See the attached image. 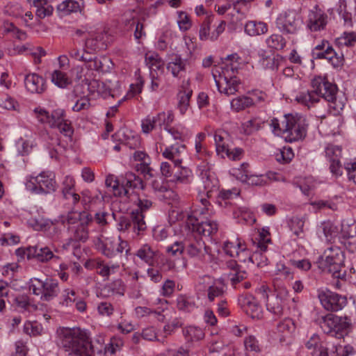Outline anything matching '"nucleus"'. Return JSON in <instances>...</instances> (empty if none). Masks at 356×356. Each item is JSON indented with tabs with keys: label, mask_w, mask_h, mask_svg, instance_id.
Returning a JSON list of instances; mask_svg holds the SVG:
<instances>
[{
	"label": "nucleus",
	"mask_w": 356,
	"mask_h": 356,
	"mask_svg": "<svg viewBox=\"0 0 356 356\" xmlns=\"http://www.w3.org/2000/svg\"><path fill=\"white\" fill-rule=\"evenodd\" d=\"M318 234L322 238L324 237L327 243L337 245L339 228L330 221H325L321 224L318 228Z\"/></svg>",
	"instance_id": "cd10ccee"
},
{
	"label": "nucleus",
	"mask_w": 356,
	"mask_h": 356,
	"mask_svg": "<svg viewBox=\"0 0 356 356\" xmlns=\"http://www.w3.org/2000/svg\"><path fill=\"white\" fill-rule=\"evenodd\" d=\"M211 165H212L211 162L207 160L205 165L198 166L200 176L202 178L205 192L209 197L211 196V193L217 190L218 188V180L209 171Z\"/></svg>",
	"instance_id": "5701e85b"
},
{
	"label": "nucleus",
	"mask_w": 356,
	"mask_h": 356,
	"mask_svg": "<svg viewBox=\"0 0 356 356\" xmlns=\"http://www.w3.org/2000/svg\"><path fill=\"white\" fill-rule=\"evenodd\" d=\"M51 81L60 88H65L69 83V79L66 74L59 70H54L51 74Z\"/></svg>",
	"instance_id": "4d7b16f0"
},
{
	"label": "nucleus",
	"mask_w": 356,
	"mask_h": 356,
	"mask_svg": "<svg viewBox=\"0 0 356 356\" xmlns=\"http://www.w3.org/2000/svg\"><path fill=\"white\" fill-rule=\"evenodd\" d=\"M43 137L47 140V147L49 149L50 157L58 160L65 152V144L62 143L56 136L50 135L48 133Z\"/></svg>",
	"instance_id": "a878e982"
},
{
	"label": "nucleus",
	"mask_w": 356,
	"mask_h": 356,
	"mask_svg": "<svg viewBox=\"0 0 356 356\" xmlns=\"http://www.w3.org/2000/svg\"><path fill=\"white\" fill-rule=\"evenodd\" d=\"M313 90L298 92L295 100L303 106L310 108L318 102L321 98L330 104V106L336 111L342 110L344 102L337 99V87L322 77L314 78L312 81Z\"/></svg>",
	"instance_id": "f257e3e1"
},
{
	"label": "nucleus",
	"mask_w": 356,
	"mask_h": 356,
	"mask_svg": "<svg viewBox=\"0 0 356 356\" xmlns=\"http://www.w3.org/2000/svg\"><path fill=\"white\" fill-rule=\"evenodd\" d=\"M172 111L160 112L156 115H148L142 120L141 127L143 132L149 134L156 127L161 128L163 126L170 125L174 121Z\"/></svg>",
	"instance_id": "2eb2a0df"
},
{
	"label": "nucleus",
	"mask_w": 356,
	"mask_h": 356,
	"mask_svg": "<svg viewBox=\"0 0 356 356\" xmlns=\"http://www.w3.org/2000/svg\"><path fill=\"white\" fill-rule=\"evenodd\" d=\"M127 187L144 189L143 180L132 172H127L125 175V181L122 186L118 185L112 191L115 196H127L129 190Z\"/></svg>",
	"instance_id": "4be33fe9"
},
{
	"label": "nucleus",
	"mask_w": 356,
	"mask_h": 356,
	"mask_svg": "<svg viewBox=\"0 0 356 356\" xmlns=\"http://www.w3.org/2000/svg\"><path fill=\"white\" fill-rule=\"evenodd\" d=\"M186 146L182 144L175 143L165 148L162 152L164 158L170 160L173 165L182 163V156L184 154Z\"/></svg>",
	"instance_id": "c756f323"
},
{
	"label": "nucleus",
	"mask_w": 356,
	"mask_h": 356,
	"mask_svg": "<svg viewBox=\"0 0 356 356\" xmlns=\"http://www.w3.org/2000/svg\"><path fill=\"white\" fill-rule=\"evenodd\" d=\"M248 163H243L241 165V168H233V175H234L236 177V179H239L242 182H246L250 175H251L250 174V172L248 170Z\"/></svg>",
	"instance_id": "69168bd1"
},
{
	"label": "nucleus",
	"mask_w": 356,
	"mask_h": 356,
	"mask_svg": "<svg viewBox=\"0 0 356 356\" xmlns=\"http://www.w3.org/2000/svg\"><path fill=\"white\" fill-rule=\"evenodd\" d=\"M294 156L293 150L289 147H284L280 149L275 154V159L280 163H289Z\"/></svg>",
	"instance_id": "864d4df0"
},
{
	"label": "nucleus",
	"mask_w": 356,
	"mask_h": 356,
	"mask_svg": "<svg viewBox=\"0 0 356 356\" xmlns=\"http://www.w3.org/2000/svg\"><path fill=\"white\" fill-rule=\"evenodd\" d=\"M338 243L350 252L356 250V225L343 222L339 231Z\"/></svg>",
	"instance_id": "f3484780"
},
{
	"label": "nucleus",
	"mask_w": 356,
	"mask_h": 356,
	"mask_svg": "<svg viewBox=\"0 0 356 356\" xmlns=\"http://www.w3.org/2000/svg\"><path fill=\"white\" fill-rule=\"evenodd\" d=\"M225 60L224 66L220 70H227L230 72H237L241 65V58L236 53L227 56Z\"/></svg>",
	"instance_id": "37998d69"
},
{
	"label": "nucleus",
	"mask_w": 356,
	"mask_h": 356,
	"mask_svg": "<svg viewBox=\"0 0 356 356\" xmlns=\"http://www.w3.org/2000/svg\"><path fill=\"white\" fill-rule=\"evenodd\" d=\"M182 333L187 343L201 341L205 336L204 332L201 327L194 325L184 327Z\"/></svg>",
	"instance_id": "c9c22d12"
},
{
	"label": "nucleus",
	"mask_w": 356,
	"mask_h": 356,
	"mask_svg": "<svg viewBox=\"0 0 356 356\" xmlns=\"http://www.w3.org/2000/svg\"><path fill=\"white\" fill-rule=\"evenodd\" d=\"M123 345L124 341L120 337H112L110 340V343L105 347V353L115 354Z\"/></svg>",
	"instance_id": "e2e57ef3"
},
{
	"label": "nucleus",
	"mask_w": 356,
	"mask_h": 356,
	"mask_svg": "<svg viewBox=\"0 0 356 356\" xmlns=\"http://www.w3.org/2000/svg\"><path fill=\"white\" fill-rule=\"evenodd\" d=\"M307 126L306 118L301 115H284L282 122V127L285 129L284 140L288 143H293L304 139Z\"/></svg>",
	"instance_id": "39448f33"
},
{
	"label": "nucleus",
	"mask_w": 356,
	"mask_h": 356,
	"mask_svg": "<svg viewBox=\"0 0 356 356\" xmlns=\"http://www.w3.org/2000/svg\"><path fill=\"white\" fill-rule=\"evenodd\" d=\"M266 43L269 48L281 50L285 47L286 42L282 35L272 34L266 39Z\"/></svg>",
	"instance_id": "de8ad7c7"
},
{
	"label": "nucleus",
	"mask_w": 356,
	"mask_h": 356,
	"mask_svg": "<svg viewBox=\"0 0 356 356\" xmlns=\"http://www.w3.org/2000/svg\"><path fill=\"white\" fill-rule=\"evenodd\" d=\"M83 5V0H65L57 6V12L61 15H67L81 11Z\"/></svg>",
	"instance_id": "72a5a7b5"
},
{
	"label": "nucleus",
	"mask_w": 356,
	"mask_h": 356,
	"mask_svg": "<svg viewBox=\"0 0 356 356\" xmlns=\"http://www.w3.org/2000/svg\"><path fill=\"white\" fill-rule=\"evenodd\" d=\"M177 307L179 310L185 312H191L196 307L194 301H193L191 298L182 295L178 296L177 299Z\"/></svg>",
	"instance_id": "603ef678"
},
{
	"label": "nucleus",
	"mask_w": 356,
	"mask_h": 356,
	"mask_svg": "<svg viewBox=\"0 0 356 356\" xmlns=\"http://www.w3.org/2000/svg\"><path fill=\"white\" fill-rule=\"evenodd\" d=\"M185 250L190 257L201 261H204L210 253V248L201 238L189 241L185 245Z\"/></svg>",
	"instance_id": "412c9836"
},
{
	"label": "nucleus",
	"mask_w": 356,
	"mask_h": 356,
	"mask_svg": "<svg viewBox=\"0 0 356 356\" xmlns=\"http://www.w3.org/2000/svg\"><path fill=\"white\" fill-rule=\"evenodd\" d=\"M234 74L227 70H219L218 67L213 70L212 75L220 93L229 96L238 91L241 83Z\"/></svg>",
	"instance_id": "1a4fd4ad"
},
{
	"label": "nucleus",
	"mask_w": 356,
	"mask_h": 356,
	"mask_svg": "<svg viewBox=\"0 0 356 356\" xmlns=\"http://www.w3.org/2000/svg\"><path fill=\"white\" fill-rule=\"evenodd\" d=\"M188 85V80L184 81L181 85L182 90L178 94V108L182 115L185 114L189 107L190 99L193 92L192 90L187 88Z\"/></svg>",
	"instance_id": "473e14b6"
},
{
	"label": "nucleus",
	"mask_w": 356,
	"mask_h": 356,
	"mask_svg": "<svg viewBox=\"0 0 356 356\" xmlns=\"http://www.w3.org/2000/svg\"><path fill=\"white\" fill-rule=\"evenodd\" d=\"M289 292L286 289H280L276 296H271L266 301L267 310L276 316H280L283 314L284 306Z\"/></svg>",
	"instance_id": "b1692460"
},
{
	"label": "nucleus",
	"mask_w": 356,
	"mask_h": 356,
	"mask_svg": "<svg viewBox=\"0 0 356 356\" xmlns=\"http://www.w3.org/2000/svg\"><path fill=\"white\" fill-rule=\"evenodd\" d=\"M158 254L159 251L155 248L145 243L140 246L134 254L145 264L152 266L156 261Z\"/></svg>",
	"instance_id": "c85d7f7f"
},
{
	"label": "nucleus",
	"mask_w": 356,
	"mask_h": 356,
	"mask_svg": "<svg viewBox=\"0 0 356 356\" xmlns=\"http://www.w3.org/2000/svg\"><path fill=\"white\" fill-rule=\"evenodd\" d=\"M268 26L265 22L249 21L245 25V32L250 36H257L266 33Z\"/></svg>",
	"instance_id": "e433bc0d"
},
{
	"label": "nucleus",
	"mask_w": 356,
	"mask_h": 356,
	"mask_svg": "<svg viewBox=\"0 0 356 356\" xmlns=\"http://www.w3.org/2000/svg\"><path fill=\"white\" fill-rule=\"evenodd\" d=\"M325 346L318 334H314L305 343V347L312 355H316Z\"/></svg>",
	"instance_id": "a18cd8bd"
},
{
	"label": "nucleus",
	"mask_w": 356,
	"mask_h": 356,
	"mask_svg": "<svg viewBox=\"0 0 356 356\" xmlns=\"http://www.w3.org/2000/svg\"><path fill=\"white\" fill-rule=\"evenodd\" d=\"M75 181L73 177L66 176L63 181L62 193L65 200H69V195L75 191Z\"/></svg>",
	"instance_id": "6e6d98bb"
},
{
	"label": "nucleus",
	"mask_w": 356,
	"mask_h": 356,
	"mask_svg": "<svg viewBox=\"0 0 356 356\" xmlns=\"http://www.w3.org/2000/svg\"><path fill=\"white\" fill-rule=\"evenodd\" d=\"M258 252L251 254L250 250L247 248L246 245L244 243L235 257H236L241 262L245 263L249 261L253 264L254 262V259H258Z\"/></svg>",
	"instance_id": "3c124183"
},
{
	"label": "nucleus",
	"mask_w": 356,
	"mask_h": 356,
	"mask_svg": "<svg viewBox=\"0 0 356 356\" xmlns=\"http://www.w3.org/2000/svg\"><path fill=\"white\" fill-rule=\"evenodd\" d=\"M28 224L35 231H46L52 225L50 221L44 218H31Z\"/></svg>",
	"instance_id": "5fc2aeb1"
},
{
	"label": "nucleus",
	"mask_w": 356,
	"mask_h": 356,
	"mask_svg": "<svg viewBox=\"0 0 356 356\" xmlns=\"http://www.w3.org/2000/svg\"><path fill=\"white\" fill-rule=\"evenodd\" d=\"M35 8V15L41 19L51 15L54 11L53 6L49 4L47 0H44V3L42 2L41 6L38 5Z\"/></svg>",
	"instance_id": "680f3d73"
},
{
	"label": "nucleus",
	"mask_w": 356,
	"mask_h": 356,
	"mask_svg": "<svg viewBox=\"0 0 356 356\" xmlns=\"http://www.w3.org/2000/svg\"><path fill=\"white\" fill-rule=\"evenodd\" d=\"M34 249L35 252L33 254V258H35L39 261L47 262L51 259H58V257L54 254L52 250L49 247L35 245Z\"/></svg>",
	"instance_id": "c03bdc74"
},
{
	"label": "nucleus",
	"mask_w": 356,
	"mask_h": 356,
	"mask_svg": "<svg viewBox=\"0 0 356 356\" xmlns=\"http://www.w3.org/2000/svg\"><path fill=\"white\" fill-rule=\"evenodd\" d=\"M238 302L245 314L252 319H259L261 317V308L253 296L250 294L242 296L239 298Z\"/></svg>",
	"instance_id": "aec40b11"
},
{
	"label": "nucleus",
	"mask_w": 356,
	"mask_h": 356,
	"mask_svg": "<svg viewBox=\"0 0 356 356\" xmlns=\"http://www.w3.org/2000/svg\"><path fill=\"white\" fill-rule=\"evenodd\" d=\"M186 224L189 229L205 236H212L218 229L216 221L208 218L200 220L193 215L187 214Z\"/></svg>",
	"instance_id": "f8f14e48"
},
{
	"label": "nucleus",
	"mask_w": 356,
	"mask_h": 356,
	"mask_svg": "<svg viewBox=\"0 0 356 356\" xmlns=\"http://www.w3.org/2000/svg\"><path fill=\"white\" fill-rule=\"evenodd\" d=\"M254 105L253 98L248 96H239L231 101V108L232 110L238 112Z\"/></svg>",
	"instance_id": "ea45409f"
},
{
	"label": "nucleus",
	"mask_w": 356,
	"mask_h": 356,
	"mask_svg": "<svg viewBox=\"0 0 356 356\" xmlns=\"http://www.w3.org/2000/svg\"><path fill=\"white\" fill-rule=\"evenodd\" d=\"M13 302L19 309L24 311L37 309V306L31 301L29 297L27 296L22 295L15 297L13 298Z\"/></svg>",
	"instance_id": "8fccbe9b"
},
{
	"label": "nucleus",
	"mask_w": 356,
	"mask_h": 356,
	"mask_svg": "<svg viewBox=\"0 0 356 356\" xmlns=\"http://www.w3.org/2000/svg\"><path fill=\"white\" fill-rule=\"evenodd\" d=\"M114 217V213L102 210L95 213L94 220L99 226H105L108 224L111 218Z\"/></svg>",
	"instance_id": "052dcab7"
},
{
	"label": "nucleus",
	"mask_w": 356,
	"mask_h": 356,
	"mask_svg": "<svg viewBox=\"0 0 356 356\" xmlns=\"http://www.w3.org/2000/svg\"><path fill=\"white\" fill-rule=\"evenodd\" d=\"M90 60L86 61V67L102 72H108L112 66L113 63L111 60L106 56H92L89 55Z\"/></svg>",
	"instance_id": "7c9ffc66"
},
{
	"label": "nucleus",
	"mask_w": 356,
	"mask_h": 356,
	"mask_svg": "<svg viewBox=\"0 0 356 356\" xmlns=\"http://www.w3.org/2000/svg\"><path fill=\"white\" fill-rule=\"evenodd\" d=\"M24 86L31 93L41 94L46 89L45 80L35 73L29 74L24 77Z\"/></svg>",
	"instance_id": "bb28decb"
},
{
	"label": "nucleus",
	"mask_w": 356,
	"mask_h": 356,
	"mask_svg": "<svg viewBox=\"0 0 356 356\" xmlns=\"http://www.w3.org/2000/svg\"><path fill=\"white\" fill-rule=\"evenodd\" d=\"M277 332L282 336L283 340L286 337H290L296 330L294 322L291 318H285L280 322L277 327Z\"/></svg>",
	"instance_id": "49530a36"
},
{
	"label": "nucleus",
	"mask_w": 356,
	"mask_h": 356,
	"mask_svg": "<svg viewBox=\"0 0 356 356\" xmlns=\"http://www.w3.org/2000/svg\"><path fill=\"white\" fill-rule=\"evenodd\" d=\"M158 301L161 305V307L152 309L151 316H154L159 322H164L165 320V315L163 313L167 309L168 301L164 299H158Z\"/></svg>",
	"instance_id": "0e129e2a"
},
{
	"label": "nucleus",
	"mask_w": 356,
	"mask_h": 356,
	"mask_svg": "<svg viewBox=\"0 0 356 356\" xmlns=\"http://www.w3.org/2000/svg\"><path fill=\"white\" fill-rule=\"evenodd\" d=\"M60 346L66 351L72 352L88 336L79 327H62L56 331Z\"/></svg>",
	"instance_id": "9d476101"
},
{
	"label": "nucleus",
	"mask_w": 356,
	"mask_h": 356,
	"mask_svg": "<svg viewBox=\"0 0 356 356\" xmlns=\"http://www.w3.org/2000/svg\"><path fill=\"white\" fill-rule=\"evenodd\" d=\"M318 297L322 306L327 311L337 312L347 304V298L330 290L321 291Z\"/></svg>",
	"instance_id": "dca6fc26"
},
{
	"label": "nucleus",
	"mask_w": 356,
	"mask_h": 356,
	"mask_svg": "<svg viewBox=\"0 0 356 356\" xmlns=\"http://www.w3.org/2000/svg\"><path fill=\"white\" fill-rule=\"evenodd\" d=\"M216 17L213 15H207L200 29L199 37L201 40H216L220 34L225 30L226 22L224 20L216 22L217 25L215 26V31H211V25L215 22Z\"/></svg>",
	"instance_id": "4468645a"
},
{
	"label": "nucleus",
	"mask_w": 356,
	"mask_h": 356,
	"mask_svg": "<svg viewBox=\"0 0 356 356\" xmlns=\"http://www.w3.org/2000/svg\"><path fill=\"white\" fill-rule=\"evenodd\" d=\"M261 122L256 118L248 120L242 124L243 132L246 135H250L258 131L261 127Z\"/></svg>",
	"instance_id": "bf43d9fd"
},
{
	"label": "nucleus",
	"mask_w": 356,
	"mask_h": 356,
	"mask_svg": "<svg viewBox=\"0 0 356 356\" xmlns=\"http://www.w3.org/2000/svg\"><path fill=\"white\" fill-rule=\"evenodd\" d=\"M70 354L72 356H95V351L89 337L88 336L84 341L77 346Z\"/></svg>",
	"instance_id": "58836bf2"
},
{
	"label": "nucleus",
	"mask_w": 356,
	"mask_h": 356,
	"mask_svg": "<svg viewBox=\"0 0 356 356\" xmlns=\"http://www.w3.org/2000/svg\"><path fill=\"white\" fill-rule=\"evenodd\" d=\"M95 245L104 256L111 259L121 257L124 250L127 255L130 250L127 248L128 243L122 240L120 236L117 238H107L104 241L98 238Z\"/></svg>",
	"instance_id": "9b49d317"
},
{
	"label": "nucleus",
	"mask_w": 356,
	"mask_h": 356,
	"mask_svg": "<svg viewBox=\"0 0 356 356\" xmlns=\"http://www.w3.org/2000/svg\"><path fill=\"white\" fill-rule=\"evenodd\" d=\"M228 136V133L222 130L216 131L214 134L216 153L222 158L225 157V152L228 148L227 144Z\"/></svg>",
	"instance_id": "4c0bfd02"
},
{
	"label": "nucleus",
	"mask_w": 356,
	"mask_h": 356,
	"mask_svg": "<svg viewBox=\"0 0 356 356\" xmlns=\"http://www.w3.org/2000/svg\"><path fill=\"white\" fill-rule=\"evenodd\" d=\"M138 209L131 211L130 216H121L117 220V229L120 232L132 230L137 235L143 234L147 225L144 220V213L149 210L153 202L143 192L137 194L136 200H134Z\"/></svg>",
	"instance_id": "f03ea898"
},
{
	"label": "nucleus",
	"mask_w": 356,
	"mask_h": 356,
	"mask_svg": "<svg viewBox=\"0 0 356 356\" xmlns=\"http://www.w3.org/2000/svg\"><path fill=\"white\" fill-rule=\"evenodd\" d=\"M276 27L284 34H295L300 29V18L295 10L281 13L277 18Z\"/></svg>",
	"instance_id": "ddd939ff"
},
{
	"label": "nucleus",
	"mask_w": 356,
	"mask_h": 356,
	"mask_svg": "<svg viewBox=\"0 0 356 356\" xmlns=\"http://www.w3.org/2000/svg\"><path fill=\"white\" fill-rule=\"evenodd\" d=\"M25 186L27 190L36 194H48L57 188L55 175L50 171H44L36 176L26 177Z\"/></svg>",
	"instance_id": "0eeeda50"
},
{
	"label": "nucleus",
	"mask_w": 356,
	"mask_h": 356,
	"mask_svg": "<svg viewBox=\"0 0 356 356\" xmlns=\"http://www.w3.org/2000/svg\"><path fill=\"white\" fill-rule=\"evenodd\" d=\"M173 170L175 172L170 181L184 184L191 183L193 179V172L188 168L183 167L181 164H179L174 165Z\"/></svg>",
	"instance_id": "2f4dec72"
},
{
	"label": "nucleus",
	"mask_w": 356,
	"mask_h": 356,
	"mask_svg": "<svg viewBox=\"0 0 356 356\" xmlns=\"http://www.w3.org/2000/svg\"><path fill=\"white\" fill-rule=\"evenodd\" d=\"M325 154L329 161H332L341 157V149L337 145H328L325 149Z\"/></svg>",
	"instance_id": "338daca9"
},
{
	"label": "nucleus",
	"mask_w": 356,
	"mask_h": 356,
	"mask_svg": "<svg viewBox=\"0 0 356 356\" xmlns=\"http://www.w3.org/2000/svg\"><path fill=\"white\" fill-rule=\"evenodd\" d=\"M327 23V15L317 6L310 10L307 20V27L311 31L323 30Z\"/></svg>",
	"instance_id": "6ab92c4d"
},
{
	"label": "nucleus",
	"mask_w": 356,
	"mask_h": 356,
	"mask_svg": "<svg viewBox=\"0 0 356 356\" xmlns=\"http://www.w3.org/2000/svg\"><path fill=\"white\" fill-rule=\"evenodd\" d=\"M186 60L181 58L179 55H175L168 63L167 70L174 77H181L186 71Z\"/></svg>",
	"instance_id": "f704fd0d"
},
{
	"label": "nucleus",
	"mask_w": 356,
	"mask_h": 356,
	"mask_svg": "<svg viewBox=\"0 0 356 356\" xmlns=\"http://www.w3.org/2000/svg\"><path fill=\"white\" fill-rule=\"evenodd\" d=\"M94 266L96 267L97 273L106 280L108 279L111 273H114L115 270L120 267L119 265L117 264H113L111 266L106 265L102 261L94 263Z\"/></svg>",
	"instance_id": "09e8293b"
},
{
	"label": "nucleus",
	"mask_w": 356,
	"mask_h": 356,
	"mask_svg": "<svg viewBox=\"0 0 356 356\" xmlns=\"http://www.w3.org/2000/svg\"><path fill=\"white\" fill-rule=\"evenodd\" d=\"M105 49H106V44L104 41V35L102 32H97L90 33L86 40L83 51L86 54L91 55Z\"/></svg>",
	"instance_id": "393cba45"
},
{
	"label": "nucleus",
	"mask_w": 356,
	"mask_h": 356,
	"mask_svg": "<svg viewBox=\"0 0 356 356\" xmlns=\"http://www.w3.org/2000/svg\"><path fill=\"white\" fill-rule=\"evenodd\" d=\"M49 127L57 128L65 136L70 138L74 132L71 122L65 119V112L61 108L54 110L50 115Z\"/></svg>",
	"instance_id": "a211bd4d"
},
{
	"label": "nucleus",
	"mask_w": 356,
	"mask_h": 356,
	"mask_svg": "<svg viewBox=\"0 0 356 356\" xmlns=\"http://www.w3.org/2000/svg\"><path fill=\"white\" fill-rule=\"evenodd\" d=\"M145 63L150 72L161 71V73L163 72L164 63L158 54L155 53L146 54Z\"/></svg>",
	"instance_id": "79ce46f5"
},
{
	"label": "nucleus",
	"mask_w": 356,
	"mask_h": 356,
	"mask_svg": "<svg viewBox=\"0 0 356 356\" xmlns=\"http://www.w3.org/2000/svg\"><path fill=\"white\" fill-rule=\"evenodd\" d=\"M304 224V221L298 217L291 219V229L297 237H302Z\"/></svg>",
	"instance_id": "774afa93"
},
{
	"label": "nucleus",
	"mask_w": 356,
	"mask_h": 356,
	"mask_svg": "<svg viewBox=\"0 0 356 356\" xmlns=\"http://www.w3.org/2000/svg\"><path fill=\"white\" fill-rule=\"evenodd\" d=\"M316 322L325 333L334 334L337 337L346 333L351 325L350 319L348 316H338L333 314L320 316Z\"/></svg>",
	"instance_id": "423d86ee"
},
{
	"label": "nucleus",
	"mask_w": 356,
	"mask_h": 356,
	"mask_svg": "<svg viewBox=\"0 0 356 356\" xmlns=\"http://www.w3.org/2000/svg\"><path fill=\"white\" fill-rule=\"evenodd\" d=\"M319 268L327 271L335 278L345 280L346 270L344 269V254L341 248L336 245L325 250L318 259Z\"/></svg>",
	"instance_id": "7ed1b4c3"
},
{
	"label": "nucleus",
	"mask_w": 356,
	"mask_h": 356,
	"mask_svg": "<svg viewBox=\"0 0 356 356\" xmlns=\"http://www.w3.org/2000/svg\"><path fill=\"white\" fill-rule=\"evenodd\" d=\"M356 42V33L354 32H345L336 39V43L339 46L351 47Z\"/></svg>",
	"instance_id": "13d9d810"
},
{
	"label": "nucleus",
	"mask_w": 356,
	"mask_h": 356,
	"mask_svg": "<svg viewBox=\"0 0 356 356\" xmlns=\"http://www.w3.org/2000/svg\"><path fill=\"white\" fill-rule=\"evenodd\" d=\"M29 288L34 295L40 296V299L44 301L51 300L60 292L58 280L49 277L44 280L32 278L30 280Z\"/></svg>",
	"instance_id": "6e6552de"
},
{
	"label": "nucleus",
	"mask_w": 356,
	"mask_h": 356,
	"mask_svg": "<svg viewBox=\"0 0 356 356\" xmlns=\"http://www.w3.org/2000/svg\"><path fill=\"white\" fill-rule=\"evenodd\" d=\"M244 243L238 238H234L233 240H227L224 242L222 249L227 255L231 257H235Z\"/></svg>",
	"instance_id": "a19ab883"
},
{
	"label": "nucleus",
	"mask_w": 356,
	"mask_h": 356,
	"mask_svg": "<svg viewBox=\"0 0 356 356\" xmlns=\"http://www.w3.org/2000/svg\"><path fill=\"white\" fill-rule=\"evenodd\" d=\"M92 219V215L86 211L71 212L62 217L61 222L68 225L72 240L84 243L88 238V225Z\"/></svg>",
	"instance_id": "20e7f679"
}]
</instances>
